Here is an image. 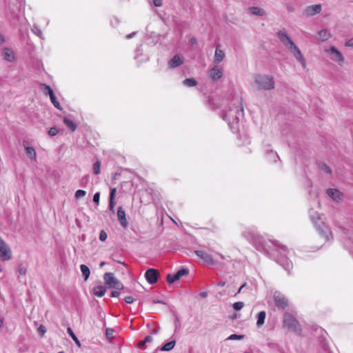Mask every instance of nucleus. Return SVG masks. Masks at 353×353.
<instances>
[{
    "label": "nucleus",
    "mask_w": 353,
    "mask_h": 353,
    "mask_svg": "<svg viewBox=\"0 0 353 353\" xmlns=\"http://www.w3.org/2000/svg\"><path fill=\"white\" fill-rule=\"evenodd\" d=\"M243 116V107L241 98L232 101V106L223 113L222 117L228 122V126L233 133L239 130V121Z\"/></svg>",
    "instance_id": "nucleus-1"
},
{
    "label": "nucleus",
    "mask_w": 353,
    "mask_h": 353,
    "mask_svg": "<svg viewBox=\"0 0 353 353\" xmlns=\"http://www.w3.org/2000/svg\"><path fill=\"white\" fill-rule=\"evenodd\" d=\"M277 37L280 41L288 48L293 54L294 58L301 63L305 68L306 67L305 59L302 54L300 49L296 46L291 38L288 36L285 30H280L277 32Z\"/></svg>",
    "instance_id": "nucleus-2"
},
{
    "label": "nucleus",
    "mask_w": 353,
    "mask_h": 353,
    "mask_svg": "<svg viewBox=\"0 0 353 353\" xmlns=\"http://www.w3.org/2000/svg\"><path fill=\"white\" fill-rule=\"evenodd\" d=\"M309 216L312 222L316 228L319 234L324 238L326 241H328L330 238H332V234L330 228L325 224L321 216L317 212L314 211L313 209H310L309 211Z\"/></svg>",
    "instance_id": "nucleus-3"
},
{
    "label": "nucleus",
    "mask_w": 353,
    "mask_h": 353,
    "mask_svg": "<svg viewBox=\"0 0 353 353\" xmlns=\"http://www.w3.org/2000/svg\"><path fill=\"white\" fill-rule=\"evenodd\" d=\"M254 81L260 90H270L274 88V81L272 76L267 74H256Z\"/></svg>",
    "instance_id": "nucleus-4"
},
{
    "label": "nucleus",
    "mask_w": 353,
    "mask_h": 353,
    "mask_svg": "<svg viewBox=\"0 0 353 353\" xmlns=\"http://www.w3.org/2000/svg\"><path fill=\"white\" fill-rule=\"evenodd\" d=\"M283 324L284 327L288 328L297 334H300L301 332V327L299 321L290 313L286 312L283 314Z\"/></svg>",
    "instance_id": "nucleus-5"
},
{
    "label": "nucleus",
    "mask_w": 353,
    "mask_h": 353,
    "mask_svg": "<svg viewBox=\"0 0 353 353\" xmlns=\"http://www.w3.org/2000/svg\"><path fill=\"white\" fill-rule=\"evenodd\" d=\"M275 246L276 247V251L281 252L282 253H283V256H281V257L275 259L276 261L278 263H279L281 266H283V268L289 272L292 267V263L285 256V253L287 252L286 247L284 245H276Z\"/></svg>",
    "instance_id": "nucleus-6"
},
{
    "label": "nucleus",
    "mask_w": 353,
    "mask_h": 353,
    "mask_svg": "<svg viewBox=\"0 0 353 353\" xmlns=\"http://www.w3.org/2000/svg\"><path fill=\"white\" fill-rule=\"evenodd\" d=\"M103 279L105 281V285L109 288H114L117 290H121L123 288V285L121 282L117 280L112 273L107 272L103 276Z\"/></svg>",
    "instance_id": "nucleus-7"
},
{
    "label": "nucleus",
    "mask_w": 353,
    "mask_h": 353,
    "mask_svg": "<svg viewBox=\"0 0 353 353\" xmlns=\"http://www.w3.org/2000/svg\"><path fill=\"white\" fill-rule=\"evenodd\" d=\"M12 258V251L8 244L0 237V259L8 261Z\"/></svg>",
    "instance_id": "nucleus-8"
},
{
    "label": "nucleus",
    "mask_w": 353,
    "mask_h": 353,
    "mask_svg": "<svg viewBox=\"0 0 353 353\" xmlns=\"http://www.w3.org/2000/svg\"><path fill=\"white\" fill-rule=\"evenodd\" d=\"M274 301L275 305L278 308L285 309L288 305V299L281 292H275L274 294Z\"/></svg>",
    "instance_id": "nucleus-9"
},
{
    "label": "nucleus",
    "mask_w": 353,
    "mask_h": 353,
    "mask_svg": "<svg viewBox=\"0 0 353 353\" xmlns=\"http://www.w3.org/2000/svg\"><path fill=\"white\" fill-rule=\"evenodd\" d=\"M330 59L339 63L341 64L344 61V57L341 54V52L338 50L335 47L332 46L329 50H327Z\"/></svg>",
    "instance_id": "nucleus-10"
},
{
    "label": "nucleus",
    "mask_w": 353,
    "mask_h": 353,
    "mask_svg": "<svg viewBox=\"0 0 353 353\" xmlns=\"http://www.w3.org/2000/svg\"><path fill=\"white\" fill-rule=\"evenodd\" d=\"M208 74L212 81H216L223 77V70L219 65H214L208 70Z\"/></svg>",
    "instance_id": "nucleus-11"
},
{
    "label": "nucleus",
    "mask_w": 353,
    "mask_h": 353,
    "mask_svg": "<svg viewBox=\"0 0 353 353\" xmlns=\"http://www.w3.org/2000/svg\"><path fill=\"white\" fill-rule=\"evenodd\" d=\"M159 276L158 270L153 268L148 269L145 273V277L150 284H154L157 282Z\"/></svg>",
    "instance_id": "nucleus-12"
},
{
    "label": "nucleus",
    "mask_w": 353,
    "mask_h": 353,
    "mask_svg": "<svg viewBox=\"0 0 353 353\" xmlns=\"http://www.w3.org/2000/svg\"><path fill=\"white\" fill-rule=\"evenodd\" d=\"M189 273V271L186 268H182L179 270H178L175 274H168L167 276V281L169 283H172L174 281L180 279L182 276L188 275Z\"/></svg>",
    "instance_id": "nucleus-13"
},
{
    "label": "nucleus",
    "mask_w": 353,
    "mask_h": 353,
    "mask_svg": "<svg viewBox=\"0 0 353 353\" xmlns=\"http://www.w3.org/2000/svg\"><path fill=\"white\" fill-rule=\"evenodd\" d=\"M321 11V5L315 4L309 6L303 10V14L307 17H312L316 14L320 13Z\"/></svg>",
    "instance_id": "nucleus-14"
},
{
    "label": "nucleus",
    "mask_w": 353,
    "mask_h": 353,
    "mask_svg": "<svg viewBox=\"0 0 353 353\" xmlns=\"http://www.w3.org/2000/svg\"><path fill=\"white\" fill-rule=\"evenodd\" d=\"M117 218H118V220H119L121 225L123 228H126L128 225V223L126 217H125V210L121 206L119 207L118 210H117Z\"/></svg>",
    "instance_id": "nucleus-15"
},
{
    "label": "nucleus",
    "mask_w": 353,
    "mask_h": 353,
    "mask_svg": "<svg viewBox=\"0 0 353 353\" xmlns=\"http://www.w3.org/2000/svg\"><path fill=\"white\" fill-rule=\"evenodd\" d=\"M184 59L178 54L174 55L168 62V67L171 69L176 68L183 64Z\"/></svg>",
    "instance_id": "nucleus-16"
},
{
    "label": "nucleus",
    "mask_w": 353,
    "mask_h": 353,
    "mask_svg": "<svg viewBox=\"0 0 353 353\" xmlns=\"http://www.w3.org/2000/svg\"><path fill=\"white\" fill-rule=\"evenodd\" d=\"M194 252L196 254V256H198L199 258L203 259L205 262L210 263V264H212L214 263L211 255L208 254L204 250H195Z\"/></svg>",
    "instance_id": "nucleus-17"
},
{
    "label": "nucleus",
    "mask_w": 353,
    "mask_h": 353,
    "mask_svg": "<svg viewBox=\"0 0 353 353\" xmlns=\"http://www.w3.org/2000/svg\"><path fill=\"white\" fill-rule=\"evenodd\" d=\"M117 189L111 188L109 198V210L110 212L114 213V206L116 205V201H114L115 195H116Z\"/></svg>",
    "instance_id": "nucleus-18"
},
{
    "label": "nucleus",
    "mask_w": 353,
    "mask_h": 353,
    "mask_svg": "<svg viewBox=\"0 0 353 353\" xmlns=\"http://www.w3.org/2000/svg\"><path fill=\"white\" fill-rule=\"evenodd\" d=\"M3 59L9 62H12L15 59L14 53L11 48H6L3 50Z\"/></svg>",
    "instance_id": "nucleus-19"
},
{
    "label": "nucleus",
    "mask_w": 353,
    "mask_h": 353,
    "mask_svg": "<svg viewBox=\"0 0 353 353\" xmlns=\"http://www.w3.org/2000/svg\"><path fill=\"white\" fill-rule=\"evenodd\" d=\"M327 194L330 197L337 202L341 199V192L336 189H328L327 190Z\"/></svg>",
    "instance_id": "nucleus-20"
},
{
    "label": "nucleus",
    "mask_w": 353,
    "mask_h": 353,
    "mask_svg": "<svg viewBox=\"0 0 353 353\" xmlns=\"http://www.w3.org/2000/svg\"><path fill=\"white\" fill-rule=\"evenodd\" d=\"M219 45L216 47L214 53V61L216 63L221 62L225 57V52L223 50L219 49Z\"/></svg>",
    "instance_id": "nucleus-21"
},
{
    "label": "nucleus",
    "mask_w": 353,
    "mask_h": 353,
    "mask_svg": "<svg viewBox=\"0 0 353 353\" xmlns=\"http://www.w3.org/2000/svg\"><path fill=\"white\" fill-rule=\"evenodd\" d=\"M265 316H266V313L265 311H261L257 314V315H256V319H257L256 325L259 327H261L264 324Z\"/></svg>",
    "instance_id": "nucleus-22"
},
{
    "label": "nucleus",
    "mask_w": 353,
    "mask_h": 353,
    "mask_svg": "<svg viewBox=\"0 0 353 353\" xmlns=\"http://www.w3.org/2000/svg\"><path fill=\"white\" fill-rule=\"evenodd\" d=\"M23 146L25 148V150L26 151V153L28 156V157L30 159H35L37 157L36 151L33 147L26 145L25 143H23Z\"/></svg>",
    "instance_id": "nucleus-23"
},
{
    "label": "nucleus",
    "mask_w": 353,
    "mask_h": 353,
    "mask_svg": "<svg viewBox=\"0 0 353 353\" xmlns=\"http://www.w3.org/2000/svg\"><path fill=\"white\" fill-rule=\"evenodd\" d=\"M105 292V288L102 285H97L93 288V294L97 297L103 296Z\"/></svg>",
    "instance_id": "nucleus-24"
},
{
    "label": "nucleus",
    "mask_w": 353,
    "mask_h": 353,
    "mask_svg": "<svg viewBox=\"0 0 353 353\" xmlns=\"http://www.w3.org/2000/svg\"><path fill=\"white\" fill-rule=\"evenodd\" d=\"M318 34H319V39L323 41H325L331 37L330 32L326 29L320 30Z\"/></svg>",
    "instance_id": "nucleus-25"
},
{
    "label": "nucleus",
    "mask_w": 353,
    "mask_h": 353,
    "mask_svg": "<svg viewBox=\"0 0 353 353\" xmlns=\"http://www.w3.org/2000/svg\"><path fill=\"white\" fill-rule=\"evenodd\" d=\"M249 11L256 16H263L265 14V11L259 7H251L249 8Z\"/></svg>",
    "instance_id": "nucleus-26"
},
{
    "label": "nucleus",
    "mask_w": 353,
    "mask_h": 353,
    "mask_svg": "<svg viewBox=\"0 0 353 353\" xmlns=\"http://www.w3.org/2000/svg\"><path fill=\"white\" fill-rule=\"evenodd\" d=\"M63 123L72 131H74L77 129V125L67 117H63Z\"/></svg>",
    "instance_id": "nucleus-27"
},
{
    "label": "nucleus",
    "mask_w": 353,
    "mask_h": 353,
    "mask_svg": "<svg viewBox=\"0 0 353 353\" xmlns=\"http://www.w3.org/2000/svg\"><path fill=\"white\" fill-rule=\"evenodd\" d=\"M80 269L83 276H84L85 280L86 281L90 274L89 268L86 265L82 264L80 265Z\"/></svg>",
    "instance_id": "nucleus-28"
},
{
    "label": "nucleus",
    "mask_w": 353,
    "mask_h": 353,
    "mask_svg": "<svg viewBox=\"0 0 353 353\" xmlns=\"http://www.w3.org/2000/svg\"><path fill=\"white\" fill-rule=\"evenodd\" d=\"M67 332L68 334L71 336V338L73 339V341L75 342L76 345L80 347L81 343L70 327H68L67 328Z\"/></svg>",
    "instance_id": "nucleus-29"
},
{
    "label": "nucleus",
    "mask_w": 353,
    "mask_h": 353,
    "mask_svg": "<svg viewBox=\"0 0 353 353\" xmlns=\"http://www.w3.org/2000/svg\"><path fill=\"white\" fill-rule=\"evenodd\" d=\"M183 83L187 87H194L197 85V81L194 78L185 79Z\"/></svg>",
    "instance_id": "nucleus-30"
},
{
    "label": "nucleus",
    "mask_w": 353,
    "mask_h": 353,
    "mask_svg": "<svg viewBox=\"0 0 353 353\" xmlns=\"http://www.w3.org/2000/svg\"><path fill=\"white\" fill-rule=\"evenodd\" d=\"M31 30L34 34L38 36L40 39H43L42 31L38 26L34 25Z\"/></svg>",
    "instance_id": "nucleus-31"
},
{
    "label": "nucleus",
    "mask_w": 353,
    "mask_h": 353,
    "mask_svg": "<svg viewBox=\"0 0 353 353\" xmlns=\"http://www.w3.org/2000/svg\"><path fill=\"white\" fill-rule=\"evenodd\" d=\"M175 345V341H170V342H168L166 343L162 347H161V350L163 351H170L171 350H172L174 348Z\"/></svg>",
    "instance_id": "nucleus-32"
},
{
    "label": "nucleus",
    "mask_w": 353,
    "mask_h": 353,
    "mask_svg": "<svg viewBox=\"0 0 353 353\" xmlns=\"http://www.w3.org/2000/svg\"><path fill=\"white\" fill-rule=\"evenodd\" d=\"M42 86L43 88V92H44L45 94L49 95L50 97H51V96L54 95V93L52 89L50 88V86H49L46 84H42Z\"/></svg>",
    "instance_id": "nucleus-33"
},
{
    "label": "nucleus",
    "mask_w": 353,
    "mask_h": 353,
    "mask_svg": "<svg viewBox=\"0 0 353 353\" xmlns=\"http://www.w3.org/2000/svg\"><path fill=\"white\" fill-rule=\"evenodd\" d=\"M93 173L96 175L99 174L101 172V162L100 161H97L93 165Z\"/></svg>",
    "instance_id": "nucleus-34"
},
{
    "label": "nucleus",
    "mask_w": 353,
    "mask_h": 353,
    "mask_svg": "<svg viewBox=\"0 0 353 353\" xmlns=\"http://www.w3.org/2000/svg\"><path fill=\"white\" fill-rule=\"evenodd\" d=\"M50 99L52 103L54 105V106L56 108H57L59 110H62V108H61L60 103H59V101L57 100L55 95L51 96V97H50Z\"/></svg>",
    "instance_id": "nucleus-35"
},
{
    "label": "nucleus",
    "mask_w": 353,
    "mask_h": 353,
    "mask_svg": "<svg viewBox=\"0 0 353 353\" xmlns=\"http://www.w3.org/2000/svg\"><path fill=\"white\" fill-rule=\"evenodd\" d=\"M244 303L242 301H238L233 304V308L234 310L236 311L241 310L244 307Z\"/></svg>",
    "instance_id": "nucleus-36"
},
{
    "label": "nucleus",
    "mask_w": 353,
    "mask_h": 353,
    "mask_svg": "<svg viewBox=\"0 0 353 353\" xmlns=\"http://www.w3.org/2000/svg\"><path fill=\"white\" fill-rule=\"evenodd\" d=\"M86 194V192L83 190H78L76 191L74 196L77 199H79Z\"/></svg>",
    "instance_id": "nucleus-37"
},
{
    "label": "nucleus",
    "mask_w": 353,
    "mask_h": 353,
    "mask_svg": "<svg viewBox=\"0 0 353 353\" xmlns=\"http://www.w3.org/2000/svg\"><path fill=\"white\" fill-rule=\"evenodd\" d=\"M244 339V335L241 334H231L227 339L228 340H241Z\"/></svg>",
    "instance_id": "nucleus-38"
},
{
    "label": "nucleus",
    "mask_w": 353,
    "mask_h": 353,
    "mask_svg": "<svg viewBox=\"0 0 353 353\" xmlns=\"http://www.w3.org/2000/svg\"><path fill=\"white\" fill-rule=\"evenodd\" d=\"M37 332L40 336H43L45 334V333L46 332V328L44 325H41L38 327Z\"/></svg>",
    "instance_id": "nucleus-39"
},
{
    "label": "nucleus",
    "mask_w": 353,
    "mask_h": 353,
    "mask_svg": "<svg viewBox=\"0 0 353 353\" xmlns=\"http://www.w3.org/2000/svg\"><path fill=\"white\" fill-rule=\"evenodd\" d=\"M58 132H59V130L55 127L51 128L48 130V134L51 137H54V136L57 135L58 134Z\"/></svg>",
    "instance_id": "nucleus-40"
},
{
    "label": "nucleus",
    "mask_w": 353,
    "mask_h": 353,
    "mask_svg": "<svg viewBox=\"0 0 353 353\" xmlns=\"http://www.w3.org/2000/svg\"><path fill=\"white\" fill-rule=\"evenodd\" d=\"M321 170L327 173V174H331L332 173V170L330 168V167H328L327 165L325 164H322L321 166Z\"/></svg>",
    "instance_id": "nucleus-41"
},
{
    "label": "nucleus",
    "mask_w": 353,
    "mask_h": 353,
    "mask_svg": "<svg viewBox=\"0 0 353 353\" xmlns=\"http://www.w3.org/2000/svg\"><path fill=\"white\" fill-rule=\"evenodd\" d=\"M107 233L104 230H101L99 233V240L101 241H104L107 239Z\"/></svg>",
    "instance_id": "nucleus-42"
},
{
    "label": "nucleus",
    "mask_w": 353,
    "mask_h": 353,
    "mask_svg": "<svg viewBox=\"0 0 353 353\" xmlns=\"http://www.w3.org/2000/svg\"><path fill=\"white\" fill-rule=\"evenodd\" d=\"M100 200V192H96L93 196V201L97 204L99 205Z\"/></svg>",
    "instance_id": "nucleus-43"
},
{
    "label": "nucleus",
    "mask_w": 353,
    "mask_h": 353,
    "mask_svg": "<svg viewBox=\"0 0 353 353\" xmlns=\"http://www.w3.org/2000/svg\"><path fill=\"white\" fill-rule=\"evenodd\" d=\"M269 157L272 160H274L275 158H279V156H278L277 153L276 152L272 151V150L270 151V152L269 153Z\"/></svg>",
    "instance_id": "nucleus-44"
},
{
    "label": "nucleus",
    "mask_w": 353,
    "mask_h": 353,
    "mask_svg": "<svg viewBox=\"0 0 353 353\" xmlns=\"http://www.w3.org/2000/svg\"><path fill=\"white\" fill-rule=\"evenodd\" d=\"M142 54V48H141V46H140L137 51H136V55H135V58L136 59H139V57Z\"/></svg>",
    "instance_id": "nucleus-45"
},
{
    "label": "nucleus",
    "mask_w": 353,
    "mask_h": 353,
    "mask_svg": "<svg viewBox=\"0 0 353 353\" xmlns=\"http://www.w3.org/2000/svg\"><path fill=\"white\" fill-rule=\"evenodd\" d=\"M125 301L127 303H132L134 302V299L132 296H128L125 298Z\"/></svg>",
    "instance_id": "nucleus-46"
},
{
    "label": "nucleus",
    "mask_w": 353,
    "mask_h": 353,
    "mask_svg": "<svg viewBox=\"0 0 353 353\" xmlns=\"http://www.w3.org/2000/svg\"><path fill=\"white\" fill-rule=\"evenodd\" d=\"M153 3L156 7H161L163 4L162 0H153Z\"/></svg>",
    "instance_id": "nucleus-47"
},
{
    "label": "nucleus",
    "mask_w": 353,
    "mask_h": 353,
    "mask_svg": "<svg viewBox=\"0 0 353 353\" xmlns=\"http://www.w3.org/2000/svg\"><path fill=\"white\" fill-rule=\"evenodd\" d=\"M152 341V337L150 336H147L145 337L144 340L143 341V343H146L151 342Z\"/></svg>",
    "instance_id": "nucleus-48"
},
{
    "label": "nucleus",
    "mask_w": 353,
    "mask_h": 353,
    "mask_svg": "<svg viewBox=\"0 0 353 353\" xmlns=\"http://www.w3.org/2000/svg\"><path fill=\"white\" fill-rule=\"evenodd\" d=\"M19 272L21 275H24L26 273V269L23 267H21L19 269Z\"/></svg>",
    "instance_id": "nucleus-49"
},
{
    "label": "nucleus",
    "mask_w": 353,
    "mask_h": 353,
    "mask_svg": "<svg viewBox=\"0 0 353 353\" xmlns=\"http://www.w3.org/2000/svg\"><path fill=\"white\" fill-rule=\"evenodd\" d=\"M120 295V293L119 292H118L117 290H115V291H112L111 292V296L112 297H119Z\"/></svg>",
    "instance_id": "nucleus-50"
},
{
    "label": "nucleus",
    "mask_w": 353,
    "mask_h": 353,
    "mask_svg": "<svg viewBox=\"0 0 353 353\" xmlns=\"http://www.w3.org/2000/svg\"><path fill=\"white\" fill-rule=\"evenodd\" d=\"M345 46L347 47H353V39L347 41L345 42Z\"/></svg>",
    "instance_id": "nucleus-51"
},
{
    "label": "nucleus",
    "mask_w": 353,
    "mask_h": 353,
    "mask_svg": "<svg viewBox=\"0 0 353 353\" xmlns=\"http://www.w3.org/2000/svg\"><path fill=\"white\" fill-rule=\"evenodd\" d=\"M243 236L250 241H252V236L248 235L247 232H243Z\"/></svg>",
    "instance_id": "nucleus-52"
},
{
    "label": "nucleus",
    "mask_w": 353,
    "mask_h": 353,
    "mask_svg": "<svg viewBox=\"0 0 353 353\" xmlns=\"http://www.w3.org/2000/svg\"><path fill=\"white\" fill-rule=\"evenodd\" d=\"M135 34H136V32H132V33H131V34H128V35L126 36V39H130L132 38V37H133V36H134V35H135Z\"/></svg>",
    "instance_id": "nucleus-53"
},
{
    "label": "nucleus",
    "mask_w": 353,
    "mask_h": 353,
    "mask_svg": "<svg viewBox=\"0 0 353 353\" xmlns=\"http://www.w3.org/2000/svg\"><path fill=\"white\" fill-rule=\"evenodd\" d=\"M199 294L203 298H206L208 296V293L206 292H200Z\"/></svg>",
    "instance_id": "nucleus-54"
},
{
    "label": "nucleus",
    "mask_w": 353,
    "mask_h": 353,
    "mask_svg": "<svg viewBox=\"0 0 353 353\" xmlns=\"http://www.w3.org/2000/svg\"><path fill=\"white\" fill-rule=\"evenodd\" d=\"M145 343H143V341H141V342L139 343V347L140 348H141V349H143V348H144V346H145Z\"/></svg>",
    "instance_id": "nucleus-55"
},
{
    "label": "nucleus",
    "mask_w": 353,
    "mask_h": 353,
    "mask_svg": "<svg viewBox=\"0 0 353 353\" xmlns=\"http://www.w3.org/2000/svg\"><path fill=\"white\" fill-rule=\"evenodd\" d=\"M245 285H246V283H244V284H243V285L240 287V288L239 289V290H238V292H237V294H239V293H240V292H241L242 289L245 286Z\"/></svg>",
    "instance_id": "nucleus-56"
},
{
    "label": "nucleus",
    "mask_w": 353,
    "mask_h": 353,
    "mask_svg": "<svg viewBox=\"0 0 353 353\" xmlns=\"http://www.w3.org/2000/svg\"><path fill=\"white\" fill-rule=\"evenodd\" d=\"M225 282H224V281H223V282H222V281H221V282H219V283H218V285H219V286H220V287H223V286L225 285Z\"/></svg>",
    "instance_id": "nucleus-57"
},
{
    "label": "nucleus",
    "mask_w": 353,
    "mask_h": 353,
    "mask_svg": "<svg viewBox=\"0 0 353 353\" xmlns=\"http://www.w3.org/2000/svg\"><path fill=\"white\" fill-rule=\"evenodd\" d=\"M191 43L192 44H195L196 43V39L195 38H192Z\"/></svg>",
    "instance_id": "nucleus-58"
},
{
    "label": "nucleus",
    "mask_w": 353,
    "mask_h": 353,
    "mask_svg": "<svg viewBox=\"0 0 353 353\" xmlns=\"http://www.w3.org/2000/svg\"><path fill=\"white\" fill-rule=\"evenodd\" d=\"M4 41V38L2 35L0 34V43H3Z\"/></svg>",
    "instance_id": "nucleus-59"
},
{
    "label": "nucleus",
    "mask_w": 353,
    "mask_h": 353,
    "mask_svg": "<svg viewBox=\"0 0 353 353\" xmlns=\"http://www.w3.org/2000/svg\"><path fill=\"white\" fill-rule=\"evenodd\" d=\"M105 262H101V263H100L99 266L101 268V267L104 266V265H105Z\"/></svg>",
    "instance_id": "nucleus-60"
},
{
    "label": "nucleus",
    "mask_w": 353,
    "mask_h": 353,
    "mask_svg": "<svg viewBox=\"0 0 353 353\" xmlns=\"http://www.w3.org/2000/svg\"><path fill=\"white\" fill-rule=\"evenodd\" d=\"M3 325V320L2 319L0 318V328L2 327Z\"/></svg>",
    "instance_id": "nucleus-61"
},
{
    "label": "nucleus",
    "mask_w": 353,
    "mask_h": 353,
    "mask_svg": "<svg viewBox=\"0 0 353 353\" xmlns=\"http://www.w3.org/2000/svg\"><path fill=\"white\" fill-rule=\"evenodd\" d=\"M219 255L221 257V259H225V256L223 254H219Z\"/></svg>",
    "instance_id": "nucleus-62"
},
{
    "label": "nucleus",
    "mask_w": 353,
    "mask_h": 353,
    "mask_svg": "<svg viewBox=\"0 0 353 353\" xmlns=\"http://www.w3.org/2000/svg\"><path fill=\"white\" fill-rule=\"evenodd\" d=\"M317 204L319 206L320 204H319V201H317Z\"/></svg>",
    "instance_id": "nucleus-63"
},
{
    "label": "nucleus",
    "mask_w": 353,
    "mask_h": 353,
    "mask_svg": "<svg viewBox=\"0 0 353 353\" xmlns=\"http://www.w3.org/2000/svg\"><path fill=\"white\" fill-rule=\"evenodd\" d=\"M39 353H43V352H39Z\"/></svg>",
    "instance_id": "nucleus-64"
}]
</instances>
